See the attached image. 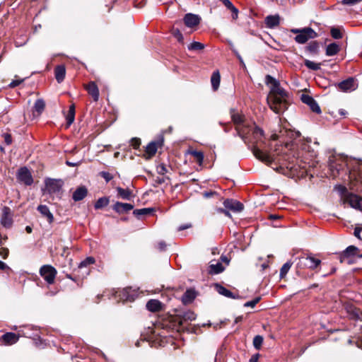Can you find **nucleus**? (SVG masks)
I'll return each instance as SVG.
<instances>
[{
    "label": "nucleus",
    "instance_id": "12",
    "mask_svg": "<svg viewBox=\"0 0 362 362\" xmlns=\"http://www.w3.org/2000/svg\"><path fill=\"white\" fill-rule=\"evenodd\" d=\"M252 153L256 158L267 165H270L274 161V158L271 155L262 151L257 147L253 148Z\"/></svg>",
    "mask_w": 362,
    "mask_h": 362
},
{
    "label": "nucleus",
    "instance_id": "45",
    "mask_svg": "<svg viewBox=\"0 0 362 362\" xmlns=\"http://www.w3.org/2000/svg\"><path fill=\"white\" fill-rule=\"evenodd\" d=\"M263 343V337L260 335H257L253 339V346L256 349H259Z\"/></svg>",
    "mask_w": 362,
    "mask_h": 362
},
{
    "label": "nucleus",
    "instance_id": "28",
    "mask_svg": "<svg viewBox=\"0 0 362 362\" xmlns=\"http://www.w3.org/2000/svg\"><path fill=\"white\" fill-rule=\"evenodd\" d=\"M146 308L151 312H157L161 310L162 303L156 299H151L146 303Z\"/></svg>",
    "mask_w": 362,
    "mask_h": 362
},
{
    "label": "nucleus",
    "instance_id": "7",
    "mask_svg": "<svg viewBox=\"0 0 362 362\" xmlns=\"http://www.w3.org/2000/svg\"><path fill=\"white\" fill-rule=\"evenodd\" d=\"M39 272L48 284H52L54 282L57 272L54 267L49 264L43 265Z\"/></svg>",
    "mask_w": 362,
    "mask_h": 362
},
{
    "label": "nucleus",
    "instance_id": "50",
    "mask_svg": "<svg viewBox=\"0 0 362 362\" xmlns=\"http://www.w3.org/2000/svg\"><path fill=\"white\" fill-rule=\"evenodd\" d=\"M100 175L107 182H110L113 178L112 175L108 172L102 171L100 173Z\"/></svg>",
    "mask_w": 362,
    "mask_h": 362
},
{
    "label": "nucleus",
    "instance_id": "53",
    "mask_svg": "<svg viewBox=\"0 0 362 362\" xmlns=\"http://www.w3.org/2000/svg\"><path fill=\"white\" fill-rule=\"evenodd\" d=\"M86 90H98V88L95 82H90L87 85Z\"/></svg>",
    "mask_w": 362,
    "mask_h": 362
},
{
    "label": "nucleus",
    "instance_id": "29",
    "mask_svg": "<svg viewBox=\"0 0 362 362\" xmlns=\"http://www.w3.org/2000/svg\"><path fill=\"white\" fill-rule=\"evenodd\" d=\"M195 298V291L192 289H187L182 296V301L186 305L192 302Z\"/></svg>",
    "mask_w": 362,
    "mask_h": 362
},
{
    "label": "nucleus",
    "instance_id": "27",
    "mask_svg": "<svg viewBox=\"0 0 362 362\" xmlns=\"http://www.w3.org/2000/svg\"><path fill=\"white\" fill-rule=\"evenodd\" d=\"M224 269L225 268L221 262H216L214 263L211 262L209 267V273L211 274H218L223 272Z\"/></svg>",
    "mask_w": 362,
    "mask_h": 362
},
{
    "label": "nucleus",
    "instance_id": "63",
    "mask_svg": "<svg viewBox=\"0 0 362 362\" xmlns=\"http://www.w3.org/2000/svg\"><path fill=\"white\" fill-rule=\"evenodd\" d=\"M27 41H28V39H25L24 41H22V42H21V40L18 41V40H15V45L17 47L23 46L24 45L26 44Z\"/></svg>",
    "mask_w": 362,
    "mask_h": 362
},
{
    "label": "nucleus",
    "instance_id": "41",
    "mask_svg": "<svg viewBox=\"0 0 362 362\" xmlns=\"http://www.w3.org/2000/svg\"><path fill=\"white\" fill-rule=\"evenodd\" d=\"M109 204V199L107 197L99 198L95 203L94 207L95 209H99L107 206Z\"/></svg>",
    "mask_w": 362,
    "mask_h": 362
},
{
    "label": "nucleus",
    "instance_id": "23",
    "mask_svg": "<svg viewBox=\"0 0 362 362\" xmlns=\"http://www.w3.org/2000/svg\"><path fill=\"white\" fill-rule=\"evenodd\" d=\"M280 23V17L279 15H270L265 18L264 23L268 28H274L278 26Z\"/></svg>",
    "mask_w": 362,
    "mask_h": 362
},
{
    "label": "nucleus",
    "instance_id": "61",
    "mask_svg": "<svg viewBox=\"0 0 362 362\" xmlns=\"http://www.w3.org/2000/svg\"><path fill=\"white\" fill-rule=\"evenodd\" d=\"M174 36L177 39V40L179 42H182V40H183L182 34L178 30H177L176 31L174 32Z\"/></svg>",
    "mask_w": 362,
    "mask_h": 362
},
{
    "label": "nucleus",
    "instance_id": "40",
    "mask_svg": "<svg viewBox=\"0 0 362 362\" xmlns=\"http://www.w3.org/2000/svg\"><path fill=\"white\" fill-rule=\"evenodd\" d=\"M205 47L203 43L194 41L187 46V49L190 51L202 50Z\"/></svg>",
    "mask_w": 362,
    "mask_h": 362
},
{
    "label": "nucleus",
    "instance_id": "55",
    "mask_svg": "<svg viewBox=\"0 0 362 362\" xmlns=\"http://www.w3.org/2000/svg\"><path fill=\"white\" fill-rule=\"evenodd\" d=\"M232 12V18L233 20H236L238 17V9L234 6L230 9Z\"/></svg>",
    "mask_w": 362,
    "mask_h": 362
},
{
    "label": "nucleus",
    "instance_id": "33",
    "mask_svg": "<svg viewBox=\"0 0 362 362\" xmlns=\"http://www.w3.org/2000/svg\"><path fill=\"white\" fill-rule=\"evenodd\" d=\"M216 291H218V293L219 294L223 295V296H224L227 298H236L235 296L230 291H229L224 286L219 285V284H216Z\"/></svg>",
    "mask_w": 362,
    "mask_h": 362
},
{
    "label": "nucleus",
    "instance_id": "8",
    "mask_svg": "<svg viewBox=\"0 0 362 362\" xmlns=\"http://www.w3.org/2000/svg\"><path fill=\"white\" fill-rule=\"evenodd\" d=\"M95 263V259L92 257H88L84 260L81 261L78 266L77 271L80 273L82 278L87 276L89 274V266Z\"/></svg>",
    "mask_w": 362,
    "mask_h": 362
},
{
    "label": "nucleus",
    "instance_id": "64",
    "mask_svg": "<svg viewBox=\"0 0 362 362\" xmlns=\"http://www.w3.org/2000/svg\"><path fill=\"white\" fill-rule=\"evenodd\" d=\"M4 139H5V142H6V144L7 145L11 144V142H12V139H11V135H10V134H5V135H4Z\"/></svg>",
    "mask_w": 362,
    "mask_h": 362
},
{
    "label": "nucleus",
    "instance_id": "37",
    "mask_svg": "<svg viewBox=\"0 0 362 362\" xmlns=\"http://www.w3.org/2000/svg\"><path fill=\"white\" fill-rule=\"evenodd\" d=\"M339 50V45L336 43H331L327 45L326 49V54L327 56H334L335 55Z\"/></svg>",
    "mask_w": 362,
    "mask_h": 362
},
{
    "label": "nucleus",
    "instance_id": "15",
    "mask_svg": "<svg viewBox=\"0 0 362 362\" xmlns=\"http://www.w3.org/2000/svg\"><path fill=\"white\" fill-rule=\"evenodd\" d=\"M223 206L233 212H240L243 209V204L234 199H227L223 202Z\"/></svg>",
    "mask_w": 362,
    "mask_h": 362
},
{
    "label": "nucleus",
    "instance_id": "34",
    "mask_svg": "<svg viewBox=\"0 0 362 362\" xmlns=\"http://www.w3.org/2000/svg\"><path fill=\"white\" fill-rule=\"evenodd\" d=\"M75 119V105L74 104H71L69 106V112L66 116L67 126H70L74 122Z\"/></svg>",
    "mask_w": 362,
    "mask_h": 362
},
{
    "label": "nucleus",
    "instance_id": "58",
    "mask_svg": "<svg viewBox=\"0 0 362 362\" xmlns=\"http://www.w3.org/2000/svg\"><path fill=\"white\" fill-rule=\"evenodd\" d=\"M354 235L358 239H362V228H356L354 230Z\"/></svg>",
    "mask_w": 362,
    "mask_h": 362
},
{
    "label": "nucleus",
    "instance_id": "30",
    "mask_svg": "<svg viewBox=\"0 0 362 362\" xmlns=\"http://www.w3.org/2000/svg\"><path fill=\"white\" fill-rule=\"evenodd\" d=\"M54 74L57 81L60 83L65 77L66 69L64 65H58L54 69Z\"/></svg>",
    "mask_w": 362,
    "mask_h": 362
},
{
    "label": "nucleus",
    "instance_id": "1",
    "mask_svg": "<svg viewBox=\"0 0 362 362\" xmlns=\"http://www.w3.org/2000/svg\"><path fill=\"white\" fill-rule=\"evenodd\" d=\"M347 160L341 155L332 154L328 158V174L333 179L339 177L343 175L349 174V179H351V173L346 169Z\"/></svg>",
    "mask_w": 362,
    "mask_h": 362
},
{
    "label": "nucleus",
    "instance_id": "5",
    "mask_svg": "<svg viewBox=\"0 0 362 362\" xmlns=\"http://www.w3.org/2000/svg\"><path fill=\"white\" fill-rule=\"evenodd\" d=\"M317 37V33L311 28H305L303 29H296V42L298 43H305L310 39Z\"/></svg>",
    "mask_w": 362,
    "mask_h": 362
},
{
    "label": "nucleus",
    "instance_id": "3",
    "mask_svg": "<svg viewBox=\"0 0 362 362\" xmlns=\"http://www.w3.org/2000/svg\"><path fill=\"white\" fill-rule=\"evenodd\" d=\"M287 92H269L267 100L270 108L276 113L284 112L288 108Z\"/></svg>",
    "mask_w": 362,
    "mask_h": 362
},
{
    "label": "nucleus",
    "instance_id": "39",
    "mask_svg": "<svg viewBox=\"0 0 362 362\" xmlns=\"http://www.w3.org/2000/svg\"><path fill=\"white\" fill-rule=\"evenodd\" d=\"M152 211H153V209H151V208H144V209L134 210L133 214L134 216L139 218L140 216H146V215L151 214L152 213Z\"/></svg>",
    "mask_w": 362,
    "mask_h": 362
},
{
    "label": "nucleus",
    "instance_id": "9",
    "mask_svg": "<svg viewBox=\"0 0 362 362\" xmlns=\"http://www.w3.org/2000/svg\"><path fill=\"white\" fill-rule=\"evenodd\" d=\"M301 100L303 103L306 104L313 112L317 115L321 114L322 111L320 107L312 96L303 94L301 95Z\"/></svg>",
    "mask_w": 362,
    "mask_h": 362
},
{
    "label": "nucleus",
    "instance_id": "19",
    "mask_svg": "<svg viewBox=\"0 0 362 362\" xmlns=\"http://www.w3.org/2000/svg\"><path fill=\"white\" fill-rule=\"evenodd\" d=\"M19 339V336L13 332H6L0 337V341L4 345H13Z\"/></svg>",
    "mask_w": 362,
    "mask_h": 362
},
{
    "label": "nucleus",
    "instance_id": "16",
    "mask_svg": "<svg viewBox=\"0 0 362 362\" xmlns=\"http://www.w3.org/2000/svg\"><path fill=\"white\" fill-rule=\"evenodd\" d=\"M339 88L341 90H354L358 88L357 81L350 77L339 83Z\"/></svg>",
    "mask_w": 362,
    "mask_h": 362
},
{
    "label": "nucleus",
    "instance_id": "44",
    "mask_svg": "<svg viewBox=\"0 0 362 362\" xmlns=\"http://www.w3.org/2000/svg\"><path fill=\"white\" fill-rule=\"evenodd\" d=\"M293 167V163H288V165L286 166V169L283 170V174L293 178L294 177Z\"/></svg>",
    "mask_w": 362,
    "mask_h": 362
},
{
    "label": "nucleus",
    "instance_id": "22",
    "mask_svg": "<svg viewBox=\"0 0 362 362\" xmlns=\"http://www.w3.org/2000/svg\"><path fill=\"white\" fill-rule=\"evenodd\" d=\"M112 209L118 214H124L134 209V205L132 204L117 202L113 205Z\"/></svg>",
    "mask_w": 362,
    "mask_h": 362
},
{
    "label": "nucleus",
    "instance_id": "57",
    "mask_svg": "<svg viewBox=\"0 0 362 362\" xmlns=\"http://www.w3.org/2000/svg\"><path fill=\"white\" fill-rule=\"evenodd\" d=\"M131 143H132V146L134 148H139V146H140V144H141L140 140L139 139H137V138L132 139Z\"/></svg>",
    "mask_w": 362,
    "mask_h": 362
},
{
    "label": "nucleus",
    "instance_id": "6",
    "mask_svg": "<svg viewBox=\"0 0 362 362\" xmlns=\"http://www.w3.org/2000/svg\"><path fill=\"white\" fill-rule=\"evenodd\" d=\"M63 184L61 180L49 179L46 181V187L49 194L60 198L62 194Z\"/></svg>",
    "mask_w": 362,
    "mask_h": 362
},
{
    "label": "nucleus",
    "instance_id": "4",
    "mask_svg": "<svg viewBox=\"0 0 362 362\" xmlns=\"http://www.w3.org/2000/svg\"><path fill=\"white\" fill-rule=\"evenodd\" d=\"M297 266L298 268L317 269L321 264V260L312 255L303 256L298 258Z\"/></svg>",
    "mask_w": 362,
    "mask_h": 362
},
{
    "label": "nucleus",
    "instance_id": "36",
    "mask_svg": "<svg viewBox=\"0 0 362 362\" xmlns=\"http://www.w3.org/2000/svg\"><path fill=\"white\" fill-rule=\"evenodd\" d=\"M189 153L194 158L195 160L199 165H202L204 161V153L202 151L191 150L189 151Z\"/></svg>",
    "mask_w": 362,
    "mask_h": 362
},
{
    "label": "nucleus",
    "instance_id": "2",
    "mask_svg": "<svg viewBox=\"0 0 362 362\" xmlns=\"http://www.w3.org/2000/svg\"><path fill=\"white\" fill-rule=\"evenodd\" d=\"M311 141L310 139L303 141L300 144V150L298 152V156L296 157V165L305 170V172L308 170V168L311 166V162L313 158L316 156V153L314 151H310V146L308 144Z\"/></svg>",
    "mask_w": 362,
    "mask_h": 362
},
{
    "label": "nucleus",
    "instance_id": "35",
    "mask_svg": "<svg viewBox=\"0 0 362 362\" xmlns=\"http://www.w3.org/2000/svg\"><path fill=\"white\" fill-rule=\"evenodd\" d=\"M180 317V324H182L184 322L186 321H193L196 319V315L194 314V312L190 310L184 312Z\"/></svg>",
    "mask_w": 362,
    "mask_h": 362
},
{
    "label": "nucleus",
    "instance_id": "46",
    "mask_svg": "<svg viewBox=\"0 0 362 362\" xmlns=\"http://www.w3.org/2000/svg\"><path fill=\"white\" fill-rule=\"evenodd\" d=\"M331 35L334 39H341L342 38V34L339 28H332L331 29Z\"/></svg>",
    "mask_w": 362,
    "mask_h": 362
},
{
    "label": "nucleus",
    "instance_id": "49",
    "mask_svg": "<svg viewBox=\"0 0 362 362\" xmlns=\"http://www.w3.org/2000/svg\"><path fill=\"white\" fill-rule=\"evenodd\" d=\"M25 79L16 78L13 80L8 85V87L10 88H14L21 84Z\"/></svg>",
    "mask_w": 362,
    "mask_h": 362
},
{
    "label": "nucleus",
    "instance_id": "54",
    "mask_svg": "<svg viewBox=\"0 0 362 362\" xmlns=\"http://www.w3.org/2000/svg\"><path fill=\"white\" fill-rule=\"evenodd\" d=\"M216 211H217V213H219V214H223L225 216H226L228 217H231L229 210L227 209L226 208H225V209L218 208V209H216Z\"/></svg>",
    "mask_w": 362,
    "mask_h": 362
},
{
    "label": "nucleus",
    "instance_id": "17",
    "mask_svg": "<svg viewBox=\"0 0 362 362\" xmlns=\"http://www.w3.org/2000/svg\"><path fill=\"white\" fill-rule=\"evenodd\" d=\"M119 299L123 301H133L136 297V292L130 288H126L117 292Z\"/></svg>",
    "mask_w": 362,
    "mask_h": 362
},
{
    "label": "nucleus",
    "instance_id": "14",
    "mask_svg": "<svg viewBox=\"0 0 362 362\" xmlns=\"http://www.w3.org/2000/svg\"><path fill=\"white\" fill-rule=\"evenodd\" d=\"M231 118L234 124H236V131L238 134L244 140L245 133L241 127L243 123V116L238 113L232 112Z\"/></svg>",
    "mask_w": 362,
    "mask_h": 362
},
{
    "label": "nucleus",
    "instance_id": "20",
    "mask_svg": "<svg viewBox=\"0 0 362 362\" xmlns=\"http://www.w3.org/2000/svg\"><path fill=\"white\" fill-rule=\"evenodd\" d=\"M184 23L187 27L192 28L199 24L201 18L199 16L193 13H187L184 18Z\"/></svg>",
    "mask_w": 362,
    "mask_h": 362
},
{
    "label": "nucleus",
    "instance_id": "60",
    "mask_svg": "<svg viewBox=\"0 0 362 362\" xmlns=\"http://www.w3.org/2000/svg\"><path fill=\"white\" fill-rule=\"evenodd\" d=\"M0 255L4 258H7L8 255V250L7 248H1L0 249Z\"/></svg>",
    "mask_w": 362,
    "mask_h": 362
},
{
    "label": "nucleus",
    "instance_id": "47",
    "mask_svg": "<svg viewBox=\"0 0 362 362\" xmlns=\"http://www.w3.org/2000/svg\"><path fill=\"white\" fill-rule=\"evenodd\" d=\"M335 189L343 196L344 197V199H346V197L348 194H349L347 191V189L345 186L339 185L335 186Z\"/></svg>",
    "mask_w": 362,
    "mask_h": 362
},
{
    "label": "nucleus",
    "instance_id": "59",
    "mask_svg": "<svg viewBox=\"0 0 362 362\" xmlns=\"http://www.w3.org/2000/svg\"><path fill=\"white\" fill-rule=\"evenodd\" d=\"M219 1H221L228 9H230L232 7L234 6V5L232 4V2L230 0H219Z\"/></svg>",
    "mask_w": 362,
    "mask_h": 362
},
{
    "label": "nucleus",
    "instance_id": "42",
    "mask_svg": "<svg viewBox=\"0 0 362 362\" xmlns=\"http://www.w3.org/2000/svg\"><path fill=\"white\" fill-rule=\"evenodd\" d=\"M292 264L293 262L291 261H288L282 266V267L280 269L279 274L281 279H284L286 276V274L292 267Z\"/></svg>",
    "mask_w": 362,
    "mask_h": 362
},
{
    "label": "nucleus",
    "instance_id": "13",
    "mask_svg": "<svg viewBox=\"0 0 362 362\" xmlns=\"http://www.w3.org/2000/svg\"><path fill=\"white\" fill-rule=\"evenodd\" d=\"M17 176H18V179L21 182H23L26 185H30L33 182V177H32V175H31L30 171L25 167L21 168L18 170Z\"/></svg>",
    "mask_w": 362,
    "mask_h": 362
},
{
    "label": "nucleus",
    "instance_id": "43",
    "mask_svg": "<svg viewBox=\"0 0 362 362\" xmlns=\"http://www.w3.org/2000/svg\"><path fill=\"white\" fill-rule=\"evenodd\" d=\"M305 65L311 70L317 71L320 69L321 64L320 63H315L308 59L305 60Z\"/></svg>",
    "mask_w": 362,
    "mask_h": 362
},
{
    "label": "nucleus",
    "instance_id": "24",
    "mask_svg": "<svg viewBox=\"0 0 362 362\" xmlns=\"http://www.w3.org/2000/svg\"><path fill=\"white\" fill-rule=\"evenodd\" d=\"M88 194V190L85 186H81L78 187L73 193L72 199L75 202H78L82 200L83 198L86 197Z\"/></svg>",
    "mask_w": 362,
    "mask_h": 362
},
{
    "label": "nucleus",
    "instance_id": "11",
    "mask_svg": "<svg viewBox=\"0 0 362 362\" xmlns=\"http://www.w3.org/2000/svg\"><path fill=\"white\" fill-rule=\"evenodd\" d=\"M346 202H347L351 207L362 211V197L355 194H348L346 197Z\"/></svg>",
    "mask_w": 362,
    "mask_h": 362
},
{
    "label": "nucleus",
    "instance_id": "48",
    "mask_svg": "<svg viewBox=\"0 0 362 362\" xmlns=\"http://www.w3.org/2000/svg\"><path fill=\"white\" fill-rule=\"evenodd\" d=\"M260 297H257L250 301H247L244 304V307L254 308L260 300Z\"/></svg>",
    "mask_w": 362,
    "mask_h": 362
},
{
    "label": "nucleus",
    "instance_id": "62",
    "mask_svg": "<svg viewBox=\"0 0 362 362\" xmlns=\"http://www.w3.org/2000/svg\"><path fill=\"white\" fill-rule=\"evenodd\" d=\"M90 95L93 101L96 102L99 99V92H90Z\"/></svg>",
    "mask_w": 362,
    "mask_h": 362
},
{
    "label": "nucleus",
    "instance_id": "18",
    "mask_svg": "<svg viewBox=\"0 0 362 362\" xmlns=\"http://www.w3.org/2000/svg\"><path fill=\"white\" fill-rule=\"evenodd\" d=\"M358 251V248L354 245H350L347 247L339 255L340 262H346V259H349V257H352L357 255Z\"/></svg>",
    "mask_w": 362,
    "mask_h": 362
},
{
    "label": "nucleus",
    "instance_id": "56",
    "mask_svg": "<svg viewBox=\"0 0 362 362\" xmlns=\"http://www.w3.org/2000/svg\"><path fill=\"white\" fill-rule=\"evenodd\" d=\"M318 48L316 42H313L308 46V49L311 52H315Z\"/></svg>",
    "mask_w": 362,
    "mask_h": 362
},
{
    "label": "nucleus",
    "instance_id": "21",
    "mask_svg": "<svg viewBox=\"0 0 362 362\" xmlns=\"http://www.w3.org/2000/svg\"><path fill=\"white\" fill-rule=\"evenodd\" d=\"M264 82L269 90H284V88L281 89L279 88V81L270 75H267L265 76Z\"/></svg>",
    "mask_w": 362,
    "mask_h": 362
},
{
    "label": "nucleus",
    "instance_id": "32",
    "mask_svg": "<svg viewBox=\"0 0 362 362\" xmlns=\"http://www.w3.org/2000/svg\"><path fill=\"white\" fill-rule=\"evenodd\" d=\"M118 197L124 200H129L132 197V191L129 189H124L120 187H117Z\"/></svg>",
    "mask_w": 362,
    "mask_h": 362
},
{
    "label": "nucleus",
    "instance_id": "38",
    "mask_svg": "<svg viewBox=\"0 0 362 362\" xmlns=\"http://www.w3.org/2000/svg\"><path fill=\"white\" fill-rule=\"evenodd\" d=\"M157 149V143L152 141L147 145L146 148V153L149 156V157H151L156 154Z\"/></svg>",
    "mask_w": 362,
    "mask_h": 362
},
{
    "label": "nucleus",
    "instance_id": "31",
    "mask_svg": "<svg viewBox=\"0 0 362 362\" xmlns=\"http://www.w3.org/2000/svg\"><path fill=\"white\" fill-rule=\"evenodd\" d=\"M221 76L218 71H214L211 77V86L214 90H216L220 85Z\"/></svg>",
    "mask_w": 362,
    "mask_h": 362
},
{
    "label": "nucleus",
    "instance_id": "51",
    "mask_svg": "<svg viewBox=\"0 0 362 362\" xmlns=\"http://www.w3.org/2000/svg\"><path fill=\"white\" fill-rule=\"evenodd\" d=\"M157 172L158 174L163 175L167 173V168L164 164H160L157 166Z\"/></svg>",
    "mask_w": 362,
    "mask_h": 362
},
{
    "label": "nucleus",
    "instance_id": "26",
    "mask_svg": "<svg viewBox=\"0 0 362 362\" xmlns=\"http://www.w3.org/2000/svg\"><path fill=\"white\" fill-rule=\"evenodd\" d=\"M37 211L41 215L46 218L49 223H52L54 221L53 214L51 213L49 209L46 205H39L37 206Z\"/></svg>",
    "mask_w": 362,
    "mask_h": 362
},
{
    "label": "nucleus",
    "instance_id": "25",
    "mask_svg": "<svg viewBox=\"0 0 362 362\" xmlns=\"http://www.w3.org/2000/svg\"><path fill=\"white\" fill-rule=\"evenodd\" d=\"M45 107V101L41 98L37 99L35 101L34 106H33V117H39L42 114V112L44 111Z\"/></svg>",
    "mask_w": 362,
    "mask_h": 362
},
{
    "label": "nucleus",
    "instance_id": "10",
    "mask_svg": "<svg viewBox=\"0 0 362 362\" xmlns=\"http://www.w3.org/2000/svg\"><path fill=\"white\" fill-rule=\"evenodd\" d=\"M12 216L13 214L11 209L6 206H4L2 209V215L1 217V224L6 228L11 227L13 224Z\"/></svg>",
    "mask_w": 362,
    "mask_h": 362
},
{
    "label": "nucleus",
    "instance_id": "52",
    "mask_svg": "<svg viewBox=\"0 0 362 362\" xmlns=\"http://www.w3.org/2000/svg\"><path fill=\"white\" fill-rule=\"evenodd\" d=\"M362 0H342L341 4L344 5L352 6L358 4Z\"/></svg>",
    "mask_w": 362,
    "mask_h": 362
}]
</instances>
